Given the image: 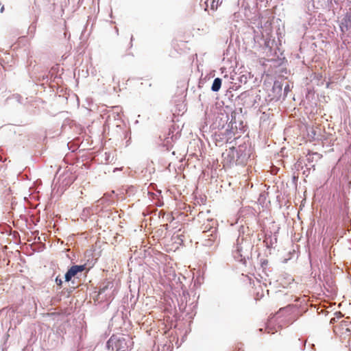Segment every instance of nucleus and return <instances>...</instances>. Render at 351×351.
Here are the masks:
<instances>
[{
    "label": "nucleus",
    "instance_id": "obj_1",
    "mask_svg": "<svg viewBox=\"0 0 351 351\" xmlns=\"http://www.w3.org/2000/svg\"><path fill=\"white\" fill-rule=\"evenodd\" d=\"M240 149H237L234 147H230L223 153V162L224 165L230 166L234 162H240L241 154H239Z\"/></svg>",
    "mask_w": 351,
    "mask_h": 351
},
{
    "label": "nucleus",
    "instance_id": "obj_2",
    "mask_svg": "<svg viewBox=\"0 0 351 351\" xmlns=\"http://www.w3.org/2000/svg\"><path fill=\"white\" fill-rule=\"evenodd\" d=\"M86 269L85 265H75L71 267L64 275L66 282H69L73 277L76 276L79 273L82 272Z\"/></svg>",
    "mask_w": 351,
    "mask_h": 351
},
{
    "label": "nucleus",
    "instance_id": "obj_3",
    "mask_svg": "<svg viewBox=\"0 0 351 351\" xmlns=\"http://www.w3.org/2000/svg\"><path fill=\"white\" fill-rule=\"evenodd\" d=\"M340 28L343 32H347L350 28H351V8L342 20L340 24Z\"/></svg>",
    "mask_w": 351,
    "mask_h": 351
},
{
    "label": "nucleus",
    "instance_id": "obj_4",
    "mask_svg": "<svg viewBox=\"0 0 351 351\" xmlns=\"http://www.w3.org/2000/svg\"><path fill=\"white\" fill-rule=\"evenodd\" d=\"M111 113L116 114L117 117H114V119L117 121V126H120L119 123L122 122L121 120V109L119 106H112L111 107Z\"/></svg>",
    "mask_w": 351,
    "mask_h": 351
},
{
    "label": "nucleus",
    "instance_id": "obj_5",
    "mask_svg": "<svg viewBox=\"0 0 351 351\" xmlns=\"http://www.w3.org/2000/svg\"><path fill=\"white\" fill-rule=\"evenodd\" d=\"M221 79L219 77L215 78L211 87L212 90L214 92H217L221 88Z\"/></svg>",
    "mask_w": 351,
    "mask_h": 351
},
{
    "label": "nucleus",
    "instance_id": "obj_6",
    "mask_svg": "<svg viewBox=\"0 0 351 351\" xmlns=\"http://www.w3.org/2000/svg\"><path fill=\"white\" fill-rule=\"evenodd\" d=\"M106 204V205L103 206L102 209L107 208L108 206V201L106 197H103L100 199L98 200V205H103ZM108 210V209H106Z\"/></svg>",
    "mask_w": 351,
    "mask_h": 351
},
{
    "label": "nucleus",
    "instance_id": "obj_7",
    "mask_svg": "<svg viewBox=\"0 0 351 351\" xmlns=\"http://www.w3.org/2000/svg\"><path fill=\"white\" fill-rule=\"evenodd\" d=\"M107 289V286H104L102 289H100L98 293V298L99 299L102 300L103 299V295L105 293V291Z\"/></svg>",
    "mask_w": 351,
    "mask_h": 351
},
{
    "label": "nucleus",
    "instance_id": "obj_8",
    "mask_svg": "<svg viewBox=\"0 0 351 351\" xmlns=\"http://www.w3.org/2000/svg\"><path fill=\"white\" fill-rule=\"evenodd\" d=\"M52 76H53V74H51V76H49V74H47V75H43L42 76V80H43V81H46V82H49V80H51V77H52Z\"/></svg>",
    "mask_w": 351,
    "mask_h": 351
},
{
    "label": "nucleus",
    "instance_id": "obj_9",
    "mask_svg": "<svg viewBox=\"0 0 351 351\" xmlns=\"http://www.w3.org/2000/svg\"><path fill=\"white\" fill-rule=\"evenodd\" d=\"M55 281H56V284H57L58 286H60H60H62V279H61L59 276H57V277L56 278Z\"/></svg>",
    "mask_w": 351,
    "mask_h": 351
},
{
    "label": "nucleus",
    "instance_id": "obj_10",
    "mask_svg": "<svg viewBox=\"0 0 351 351\" xmlns=\"http://www.w3.org/2000/svg\"><path fill=\"white\" fill-rule=\"evenodd\" d=\"M36 29V26L33 24H32L29 27V32H31V33H33L34 32Z\"/></svg>",
    "mask_w": 351,
    "mask_h": 351
},
{
    "label": "nucleus",
    "instance_id": "obj_11",
    "mask_svg": "<svg viewBox=\"0 0 351 351\" xmlns=\"http://www.w3.org/2000/svg\"><path fill=\"white\" fill-rule=\"evenodd\" d=\"M106 347L108 350H110V339L108 340H107V341L106 343Z\"/></svg>",
    "mask_w": 351,
    "mask_h": 351
},
{
    "label": "nucleus",
    "instance_id": "obj_12",
    "mask_svg": "<svg viewBox=\"0 0 351 351\" xmlns=\"http://www.w3.org/2000/svg\"><path fill=\"white\" fill-rule=\"evenodd\" d=\"M104 128H105V131H106V128H109L108 123L106 122L105 124H104Z\"/></svg>",
    "mask_w": 351,
    "mask_h": 351
},
{
    "label": "nucleus",
    "instance_id": "obj_13",
    "mask_svg": "<svg viewBox=\"0 0 351 351\" xmlns=\"http://www.w3.org/2000/svg\"><path fill=\"white\" fill-rule=\"evenodd\" d=\"M3 10H4V8H3V7L1 8V12H3Z\"/></svg>",
    "mask_w": 351,
    "mask_h": 351
},
{
    "label": "nucleus",
    "instance_id": "obj_14",
    "mask_svg": "<svg viewBox=\"0 0 351 351\" xmlns=\"http://www.w3.org/2000/svg\"><path fill=\"white\" fill-rule=\"evenodd\" d=\"M28 62H29V64H32V61H30L29 60H28Z\"/></svg>",
    "mask_w": 351,
    "mask_h": 351
}]
</instances>
